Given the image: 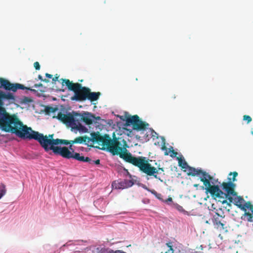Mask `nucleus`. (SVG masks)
<instances>
[{
    "label": "nucleus",
    "mask_w": 253,
    "mask_h": 253,
    "mask_svg": "<svg viewBox=\"0 0 253 253\" xmlns=\"http://www.w3.org/2000/svg\"><path fill=\"white\" fill-rule=\"evenodd\" d=\"M53 134H49L48 136H44L43 134L36 131L31 127L25 125L20 138L24 139H35L39 142L45 151L52 150L55 154L59 155L66 159L73 158L79 161H90L87 158H84L80 155V153L75 152L74 150L72 148V145L70 146L69 149L66 147L56 146L59 144H64L68 142L67 140L53 139Z\"/></svg>",
    "instance_id": "obj_1"
},
{
    "label": "nucleus",
    "mask_w": 253,
    "mask_h": 253,
    "mask_svg": "<svg viewBox=\"0 0 253 253\" xmlns=\"http://www.w3.org/2000/svg\"><path fill=\"white\" fill-rule=\"evenodd\" d=\"M25 125L15 115H9L4 109L0 108V127L7 132L15 134L20 137Z\"/></svg>",
    "instance_id": "obj_2"
},
{
    "label": "nucleus",
    "mask_w": 253,
    "mask_h": 253,
    "mask_svg": "<svg viewBox=\"0 0 253 253\" xmlns=\"http://www.w3.org/2000/svg\"><path fill=\"white\" fill-rule=\"evenodd\" d=\"M122 142H123V148L120 146L122 145V143L119 140V138L114 137L112 139L108 135L102 149H106L113 155H119L120 158L123 159L126 162L131 164L129 160L137 158V157H133L130 153L126 152V147H127L126 142L124 139H122Z\"/></svg>",
    "instance_id": "obj_3"
},
{
    "label": "nucleus",
    "mask_w": 253,
    "mask_h": 253,
    "mask_svg": "<svg viewBox=\"0 0 253 253\" xmlns=\"http://www.w3.org/2000/svg\"><path fill=\"white\" fill-rule=\"evenodd\" d=\"M131 164L138 167L140 170L149 176H153L155 178L162 181L161 178L158 176V173H161L164 172L163 168H158V169L152 167L149 163V159L144 157H138L137 158H133L130 159Z\"/></svg>",
    "instance_id": "obj_4"
},
{
    "label": "nucleus",
    "mask_w": 253,
    "mask_h": 253,
    "mask_svg": "<svg viewBox=\"0 0 253 253\" xmlns=\"http://www.w3.org/2000/svg\"><path fill=\"white\" fill-rule=\"evenodd\" d=\"M62 86L65 84L68 89L73 91L75 94L71 97L72 100L84 101L87 98V87H83L79 83H73L68 79H61Z\"/></svg>",
    "instance_id": "obj_5"
},
{
    "label": "nucleus",
    "mask_w": 253,
    "mask_h": 253,
    "mask_svg": "<svg viewBox=\"0 0 253 253\" xmlns=\"http://www.w3.org/2000/svg\"><path fill=\"white\" fill-rule=\"evenodd\" d=\"M213 182H212L211 186L207 189V194L210 193L211 196L215 200H217L222 204L227 203V199L230 203L232 202L233 198L231 195H226L220 188L218 185H215Z\"/></svg>",
    "instance_id": "obj_6"
},
{
    "label": "nucleus",
    "mask_w": 253,
    "mask_h": 253,
    "mask_svg": "<svg viewBox=\"0 0 253 253\" xmlns=\"http://www.w3.org/2000/svg\"><path fill=\"white\" fill-rule=\"evenodd\" d=\"M125 119H124L123 116L121 117V119L123 121H126V126H132V128L136 130H144L149 126V124L146 122H143L137 115L133 116H126Z\"/></svg>",
    "instance_id": "obj_7"
},
{
    "label": "nucleus",
    "mask_w": 253,
    "mask_h": 253,
    "mask_svg": "<svg viewBox=\"0 0 253 253\" xmlns=\"http://www.w3.org/2000/svg\"><path fill=\"white\" fill-rule=\"evenodd\" d=\"M199 174L202 175V176L200 177V180L203 183L205 186V188L203 187V188L205 189L206 193L207 192V189L210 187L212 185L213 177L205 171L189 167L188 175L194 176Z\"/></svg>",
    "instance_id": "obj_8"
},
{
    "label": "nucleus",
    "mask_w": 253,
    "mask_h": 253,
    "mask_svg": "<svg viewBox=\"0 0 253 253\" xmlns=\"http://www.w3.org/2000/svg\"><path fill=\"white\" fill-rule=\"evenodd\" d=\"M0 88H3L6 90L16 92L18 89H27L36 92V90L30 87H26L22 84L18 83L12 84L8 80L0 78Z\"/></svg>",
    "instance_id": "obj_9"
},
{
    "label": "nucleus",
    "mask_w": 253,
    "mask_h": 253,
    "mask_svg": "<svg viewBox=\"0 0 253 253\" xmlns=\"http://www.w3.org/2000/svg\"><path fill=\"white\" fill-rule=\"evenodd\" d=\"M244 201V199L242 197L239 196L237 198V200L235 201L236 203L235 205L245 212L243 216H244V218H246V219L248 222H253V213H251L249 211H247V209L250 210L252 211V210L249 208L245 207L246 205L248 203H250L252 206H253V205H252L249 201L246 202L244 204H242V203Z\"/></svg>",
    "instance_id": "obj_10"
},
{
    "label": "nucleus",
    "mask_w": 253,
    "mask_h": 253,
    "mask_svg": "<svg viewBox=\"0 0 253 253\" xmlns=\"http://www.w3.org/2000/svg\"><path fill=\"white\" fill-rule=\"evenodd\" d=\"M228 179H229L228 182H223L222 183L218 182V179H214L213 178L212 181L215 183V185L221 186L222 189L226 192L225 193L226 194V195H232V196H236L237 193L234 190L235 184L231 181V178L228 177Z\"/></svg>",
    "instance_id": "obj_11"
},
{
    "label": "nucleus",
    "mask_w": 253,
    "mask_h": 253,
    "mask_svg": "<svg viewBox=\"0 0 253 253\" xmlns=\"http://www.w3.org/2000/svg\"><path fill=\"white\" fill-rule=\"evenodd\" d=\"M73 113V115L70 113L64 114L60 112L57 115V118L64 124H69L73 127L75 122L77 121V117L75 116V112Z\"/></svg>",
    "instance_id": "obj_12"
},
{
    "label": "nucleus",
    "mask_w": 253,
    "mask_h": 253,
    "mask_svg": "<svg viewBox=\"0 0 253 253\" xmlns=\"http://www.w3.org/2000/svg\"><path fill=\"white\" fill-rule=\"evenodd\" d=\"M75 116L77 117V121H82L87 125H91L93 121L94 115L87 112L82 114L75 113Z\"/></svg>",
    "instance_id": "obj_13"
},
{
    "label": "nucleus",
    "mask_w": 253,
    "mask_h": 253,
    "mask_svg": "<svg viewBox=\"0 0 253 253\" xmlns=\"http://www.w3.org/2000/svg\"><path fill=\"white\" fill-rule=\"evenodd\" d=\"M91 138L90 141L93 142H96L99 144H101L103 146L106 142L108 134H105L104 135H101L99 132H93L90 133Z\"/></svg>",
    "instance_id": "obj_14"
},
{
    "label": "nucleus",
    "mask_w": 253,
    "mask_h": 253,
    "mask_svg": "<svg viewBox=\"0 0 253 253\" xmlns=\"http://www.w3.org/2000/svg\"><path fill=\"white\" fill-rule=\"evenodd\" d=\"M7 100L9 103H14L15 98L14 94L11 92H5L0 90V106L3 105V101Z\"/></svg>",
    "instance_id": "obj_15"
},
{
    "label": "nucleus",
    "mask_w": 253,
    "mask_h": 253,
    "mask_svg": "<svg viewBox=\"0 0 253 253\" xmlns=\"http://www.w3.org/2000/svg\"><path fill=\"white\" fill-rule=\"evenodd\" d=\"M223 217L217 212L213 216L212 221L213 224L216 226L217 228L224 229V224L222 222V219Z\"/></svg>",
    "instance_id": "obj_16"
},
{
    "label": "nucleus",
    "mask_w": 253,
    "mask_h": 253,
    "mask_svg": "<svg viewBox=\"0 0 253 253\" xmlns=\"http://www.w3.org/2000/svg\"><path fill=\"white\" fill-rule=\"evenodd\" d=\"M87 140V142H89L90 141V138L87 137V136H79L77 138H76L73 140H67L68 143H65L64 145H68L70 144V145L72 146V144H82L84 143H85L86 142V140Z\"/></svg>",
    "instance_id": "obj_17"
},
{
    "label": "nucleus",
    "mask_w": 253,
    "mask_h": 253,
    "mask_svg": "<svg viewBox=\"0 0 253 253\" xmlns=\"http://www.w3.org/2000/svg\"><path fill=\"white\" fill-rule=\"evenodd\" d=\"M86 99L90 100L91 102L97 100L101 95L100 92H91L90 89L87 87Z\"/></svg>",
    "instance_id": "obj_18"
},
{
    "label": "nucleus",
    "mask_w": 253,
    "mask_h": 253,
    "mask_svg": "<svg viewBox=\"0 0 253 253\" xmlns=\"http://www.w3.org/2000/svg\"><path fill=\"white\" fill-rule=\"evenodd\" d=\"M72 128L76 129L82 132H87L88 131V129L83 126L79 121L75 122Z\"/></svg>",
    "instance_id": "obj_19"
},
{
    "label": "nucleus",
    "mask_w": 253,
    "mask_h": 253,
    "mask_svg": "<svg viewBox=\"0 0 253 253\" xmlns=\"http://www.w3.org/2000/svg\"><path fill=\"white\" fill-rule=\"evenodd\" d=\"M112 186L113 188L116 189H123L126 188L123 180L115 181L112 183Z\"/></svg>",
    "instance_id": "obj_20"
},
{
    "label": "nucleus",
    "mask_w": 253,
    "mask_h": 253,
    "mask_svg": "<svg viewBox=\"0 0 253 253\" xmlns=\"http://www.w3.org/2000/svg\"><path fill=\"white\" fill-rule=\"evenodd\" d=\"M178 164L180 167H181L182 169H185L187 167H189L187 163L185 162V161L184 159H182V158H178Z\"/></svg>",
    "instance_id": "obj_21"
},
{
    "label": "nucleus",
    "mask_w": 253,
    "mask_h": 253,
    "mask_svg": "<svg viewBox=\"0 0 253 253\" xmlns=\"http://www.w3.org/2000/svg\"><path fill=\"white\" fill-rule=\"evenodd\" d=\"M6 189L5 185L1 183L0 185V199L6 194Z\"/></svg>",
    "instance_id": "obj_22"
},
{
    "label": "nucleus",
    "mask_w": 253,
    "mask_h": 253,
    "mask_svg": "<svg viewBox=\"0 0 253 253\" xmlns=\"http://www.w3.org/2000/svg\"><path fill=\"white\" fill-rule=\"evenodd\" d=\"M123 181L126 188L130 187L134 184V182L132 180L124 179Z\"/></svg>",
    "instance_id": "obj_23"
},
{
    "label": "nucleus",
    "mask_w": 253,
    "mask_h": 253,
    "mask_svg": "<svg viewBox=\"0 0 253 253\" xmlns=\"http://www.w3.org/2000/svg\"><path fill=\"white\" fill-rule=\"evenodd\" d=\"M166 245L169 249L165 253H174L172 246L170 245V243H168ZM161 253H163V252H161Z\"/></svg>",
    "instance_id": "obj_24"
},
{
    "label": "nucleus",
    "mask_w": 253,
    "mask_h": 253,
    "mask_svg": "<svg viewBox=\"0 0 253 253\" xmlns=\"http://www.w3.org/2000/svg\"><path fill=\"white\" fill-rule=\"evenodd\" d=\"M84 158H88L90 161H84V162H88L89 163V164H95L96 165H99L100 164V160L99 159L98 160H96L95 161H92L91 160L89 157H84V156H83Z\"/></svg>",
    "instance_id": "obj_25"
},
{
    "label": "nucleus",
    "mask_w": 253,
    "mask_h": 253,
    "mask_svg": "<svg viewBox=\"0 0 253 253\" xmlns=\"http://www.w3.org/2000/svg\"><path fill=\"white\" fill-rule=\"evenodd\" d=\"M151 193H152V194H153L154 195H155L156 196V197L158 199H159V200H161V201H163V199H162V195H161V194H160V193H158L156 191H155V190H152V191H151Z\"/></svg>",
    "instance_id": "obj_26"
},
{
    "label": "nucleus",
    "mask_w": 253,
    "mask_h": 253,
    "mask_svg": "<svg viewBox=\"0 0 253 253\" xmlns=\"http://www.w3.org/2000/svg\"><path fill=\"white\" fill-rule=\"evenodd\" d=\"M243 120L247 121L248 123H250L252 120V118L250 116L246 115L243 116Z\"/></svg>",
    "instance_id": "obj_27"
},
{
    "label": "nucleus",
    "mask_w": 253,
    "mask_h": 253,
    "mask_svg": "<svg viewBox=\"0 0 253 253\" xmlns=\"http://www.w3.org/2000/svg\"><path fill=\"white\" fill-rule=\"evenodd\" d=\"M232 174H233L232 182H234L236 180V177L238 175V173L236 171H234L229 173L230 175H231Z\"/></svg>",
    "instance_id": "obj_28"
},
{
    "label": "nucleus",
    "mask_w": 253,
    "mask_h": 253,
    "mask_svg": "<svg viewBox=\"0 0 253 253\" xmlns=\"http://www.w3.org/2000/svg\"><path fill=\"white\" fill-rule=\"evenodd\" d=\"M59 76L58 75V74H56L54 77L52 78V81L53 83H55L56 81H58L59 82H60V81H61V84H62V81L61 80V79H60L59 81H58V78H59Z\"/></svg>",
    "instance_id": "obj_29"
},
{
    "label": "nucleus",
    "mask_w": 253,
    "mask_h": 253,
    "mask_svg": "<svg viewBox=\"0 0 253 253\" xmlns=\"http://www.w3.org/2000/svg\"><path fill=\"white\" fill-rule=\"evenodd\" d=\"M34 66L37 70H39L40 69V65L38 62H35L34 64Z\"/></svg>",
    "instance_id": "obj_30"
},
{
    "label": "nucleus",
    "mask_w": 253,
    "mask_h": 253,
    "mask_svg": "<svg viewBox=\"0 0 253 253\" xmlns=\"http://www.w3.org/2000/svg\"><path fill=\"white\" fill-rule=\"evenodd\" d=\"M163 202L167 203L169 205L170 203L172 202V199L171 197H169L166 200H163Z\"/></svg>",
    "instance_id": "obj_31"
},
{
    "label": "nucleus",
    "mask_w": 253,
    "mask_h": 253,
    "mask_svg": "<svg viewBox=\"0 0 253 253\" xmlns=\"http://www.w3.org/2000/svg\"><path fill=\"white\" fill-rule=\"evenodd\" d=\"M38 78H39L40 80H41L42 81V82H45V83H47V82H48V80H47V79H42V76L41 75H39L38 76Z\"/></svg>",
    "instance_id": "obj_32"
},
{
    "label": "nucleus",
    "mask_w": 253,
    "mask_h": 253,
    "mask_svg": "<svg viewBox=\"0 0 253 253\" xmlns=\"http://www.w3.org/2000/svg\"><path fill=\"white\" fill-rule=\"evenodd\" d=\"M162 149L163 150H165V155H169V152H168L167 151V148L166 147V146L164 145L162 147Z\"/></svg>",
    "instance_id": "obj_33"
},
{
    "label": "nucleus",
    "mask_w": 253,
    "mask_h": 253,
    "mask_svg": "<svg viewBox=\"0 0 253 253\" xmlns=\"http://www.w3.org/2000/svg\"><path fill=\"white\" fill-rule=\"evenodd\" d=\"M34 87H41V86H42V84H41V83H40V84H35L33 86Z\"/></svg>",
    "instance_id": "obj_34"
},
{
    "label": "nucleus",
    "mask_w": 253,
    "mask_h": 253,
    "mask_svg": "<svg viewBox=\"0 0 253 253\" xmlns=\"http://www.w3.org/2000/svg\"><path fill=\"white\" fill-rule=\"evenodd\" d=\"M45 76H46L47 78H50H50H52V75H51V74H48V73H46V74H45Z\"/></svg>",
    "instance_id": "obj_35"
},
{
    "label": "nucleus",
    "mask_w": 253,
    "mask_h": 253,
    "mask_svg": "<svg viewBox=\"0 0 253 253\" xmlns=\"http://www.w3.org/2000/svg\"><path fill=\"white\" fill-rule=\"evenodd\" d=\"M95 119L96 120H100L101 119V117H99V116H97V117H95V115H94V118H93V120Z\"/></svg>",
    "instance_id": "obj_36"
},
{
    "label": "nucleus",
    "mask_w": 253,
    "mask_h": 253,
    "mask_svg": "<svg viewBox=\"0 0 253 253\" xmlns=\"http://www.w3.org/2000/svg\"><path fill=\"white\" fill-rule=\"evenodd\" d=\"M171 150H170V151L172 152V153L175 156L177 154V153L174 151V150L172 149V148H171Z\"/></svg>",
    "instance_id": "obj_37"
},
{
    "label": "nucleus",
    "mask_w": 253,
    "mask_h": 253,
    "mask_svg": "<svg viewBox=\"0 0 253 253\" xmlns=\"http://www.w3.org/2000/svg\"><path fill=\"white\" fill-rule=\"evenodd\" d=\"M156 134V132L153 129H152V136H155V134Z\"/></svg>",
    "instance_id": "obj_38"
},
{
    "label": "nucleus",
    "mask_w": 253,
    "mask_h": 253,
    "mask_svg": "<svg viewBox=\"0 0 253 253\" xmlns=\"http://www.w3.org/2000/svg\"><path fill=\"white\" fill-rule=\"evenodd\" d=\"M177 206H178V209L179 210H180L181 209V211H182V210H183V208H182V206H178V205H177Z\"/></svg>",
    "instance_id": "obj_39"
},
{
    "label": "nucleus",
    "mask_w": 253,
    "mask_h": 253,
    "mask_svg": "<svg viewBox=\"0 0 253 253\" xmlns=\"http://www.w3.org/2000/svg\"><path fill=\"white\" fill-rule=\"evenodd\" d=\"M48 109H49V110L51 109V111H52V112H53V108H52V107H49Z\"/></svg>",
    "instance_id": "obj_40"
},
{
    "label": "nucleus",
    "mask_w": 253,
    "mask_h": 253,
    "mask_svg": "<svg viewBox=\"0 0 253 253\" xmlns=\"http://www.w3.org/2000/svg\"><path fill=\"white\" fill-rule=\"evenodd\" d=\"M194 187H197L198 186V184H194Z\"/></svg>",
    "instance_id": "obj_41"
},
{
    "label": "nucleus",
    "mask_w": 253,
    "mask_h": 253,
    "mask_svg": "<svg viewBox=\"0 0 253 253\" xmlns=\"http://www.w3.org/2000/svg\"><path fill=\"white\" fill-rule=\"evenodd\" d=\"M252 134H253V131H252Z\"/></svg>",
    "instance_id": "obj_42"
}]
</instances>
